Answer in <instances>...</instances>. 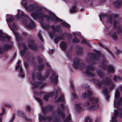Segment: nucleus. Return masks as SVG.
Instances as JSON below:
<instances>
[{
	"instance_id": "1",
	"label": "nucleus",
	"mask_w": 122,
	"mask_h": 122,
	"mask_svg": "<svg viewBox=\"0 0 122 122\" xmlns=\"http://www.w3.org/2000/svg\"><path fill=\"white\" fill-rule=\"evenodd\" d=\"M21 4L27 10L30 12L32 11L30 15L34 19L36 20H42L45 17L47 20H50V17L49 16L45 15L42 7L36 6L33 4L30 5L27 7V3H24L23 1Z\"/></svg>"
},
{
	"instance_id": "2",
	"label": "nucleus",
	"mask_w": 122,
	"mask_h": 122,
	"mask_svg": "<svg viewBox=\"0 0 122 122\" xmlns=\"http://www.w3.org/2000/svg\"><path fill=\"white\" fill-rule=\"evenodd\" d=\"M18 13L16 18L21 20L25 27L29 29L34 28L35 25V23L31 20L23 11L20 10H17Z\"/></svg>"
},
{
	"instance_id": "3",
	"label": "nucleus",
	"mask_w": 122,
	"mask_h": 122,
	"mask_svg": "<svg viewBox=\"0 0 122 122\" xmlns=\"http://www.w3.org/2000/svg\"><path fill=\"white\" fill-rule=\"evenodd\" d=\"M7 19L6 20L8 24L9 28L11 29L13 32L16 38L17 41L19 40V38L20 37L18 34L15 31V30H16L17 29L16 26L15 24L14 23H12V25L11 26L10 25V23L13 21L14 19L13 17L11 15H6Z\"/></svg>"
},
{
	"instance_id": "4",
	"label": "nucleus",
	"mask_w": 122,
	"mask_h": 122,
	"mask_svg": "<svg viewBox=\"0 0 122 122\" xmlns=\"http://www.w3.org/2000/svg\"><path fill=\"white\" fill-rule=\"evenodd\" d=\"M37 77L36 79V81L34 83H32L33 88H36L37 87H40L41 88L44 87L46 85L45 83L42 84L41 82L45 79V78L41 77V74L39 73L37 75Z\"/></svg>"
},
{
	"instance_id": "5",
	"label": "nucleus",
	"mask_w": 122,
	"mask_h": 122,
	"mask_svg": "<svg viewBox=\"0 0 122 122\" xmlns=\"http://www.w3.org/2000/svg\"><path fill=\"white\" fill-rule=\"evenodd\" d=\"M48 13L51 16V19L52 20L56 22L59 21L62 22L61 24L63 26L67 27H69V25L68 24L64 21L62 22V20L61 19L56 17L54 14L51 11H49Z\"/></svg>"
},
{
	"instance_id": "6",
	"label": "nucleus",
	"mask_w": 122,
	"mask_h": 122,
	"mask_svg": "<svg viewBox=\"0 0 122 122\" xmlns=\"http://www.w3.org/2000/svg\"><path fill=\"white\" fill-rule=\"evenodd\" d=\"M88 99L92 103V104L88 108L90 111H94L99 107V106L97 103L98 100L97 98L91 97L88 98Z\"/></svg>"
},
{
	"instance_id": "7",
	"label": "nucleus",
	"mask_w": 122,
	"mask_h": 122,
	"mask_svg": "<svg viewBox=\"0 0 122 122\" xmlns=\"http://www.w3.org/2000/svg\"><path fill=\"white\" fill-rule=\"evenodd\" d=\"M120 93L119 91L117 90L116 91L114 101V106L115 107L118 108L121 105H122V97L119 98Z\"/></svg>"
},
{
	"instance_id": "8",
	"label": "nucleus",
	"mask_w": 122,
	"mask_h": 122,
	"mask_svg": "<svg viewBox=\"0 0 122 122\" xmlns=\"http://www.w3.org/2000/svg\"><path fill=\"white\" fill-rule=\"evenodd\" d=\"M122 118V111L121 109L118 108L117 110H114V113L113 115L112 119V122H117V118L118 117Z\"/></svg>"
},
{
	"instance_id": "9",
	"label": "nucleus",
	"mask_w": 122,
	"mask_h": 122,
	"mask_svg": "<svg viewBox=\"0 0 122 122\" xmlns=\"http://www.w3.org/2000/svg\"><path fill=\"white\" fill-rule=\"evenodd\" d=\"M102 84L108 86L110 89H112L114 87L113 83L111 81V79L109 78L106 79L103 82L97 83V85L99 86H100Z\"/></svg>"
},
{
	"instance_id": "10",
	"label": "nucleus",
	"mask_w": 122,
	"mask_h": 122,
	"mask_svg": "<svg viewBox=\"0 0 122 122\" xmlns=\"http://www.w3.org/2000/svg\"><path fill=\"white\" fill-rule=\"evenodd\" d=\"M94 69V67L92 65L89 66H86V69L85 73L89 76H95V74L92 73L91 71L93 70Z\"/></svg>"
},
{
	"instance_id": "11",
	"label": "nucleus",
	"mask_w": 122,
	"mask_h": 122,
	"mask_svg": "<svg viewBox=\"0 0 122 122\" xmlns=\"http://www.w3.org/2000/svg\"><path fill=\"white\" fill-rule=\"evenodd\" d=\"M80 60L78 58H75L74 60L73 66L76 68H79L80 69H81L83 68V64H80L79 62Z\"/></svg>"
},
{
	"instance_id": "12",
	"label": "nucleus",
	"mask_w": 122,
	"mask_h": 122,
	"mask_svg": "<svg viewBox=\"0 0 122 122\" xmlns=\"http://www.w3.org/2000/svg\"><path fill=\"white\" fill-rule=\"evenodd\" d=\"M64 102L63 104H61L60 107H59L57 111V114L59 116L61 117L62 118H64L65 117V115L63 113L62 111L64 108Z\"/></svg>"
},
{
	"instance_id": "13",
	"label": "nucleus",
	"mask_w": 122,
	"mask_h": 122,
	"mask_svg": "<svg viewBox=\"0 0 122 122\" xmlns=\"http://www.w3.org/2000/svg\"><path fill=\"white\" fill-rule=\"evenodd\" d=\"M58 76L57 74L55 72L51 73V76L50 77V81L51 82H53L56 84L57 81Z\"/></svg>"
},
{
	"instance_id": "14",
	"label": "nucleus",
	"mask_w": 122,
	"mask_h": 122,
	"mask_svg": "<svg viewBox=\"0 0 122 122\" xmlns=\"http://www.w3.org/2000/svg\"><path fill=\"white\" fill-rule=\"evenodd\" d=\"M57 27H57L56 28V29ZM51 28L52 29V31L51 32H49V34L51 38L53 39L57 36V35L56 34L55 31V30H56V28L53 25L51 26Z\"/></svg>"
},
{
	"instance_id": "15",
	"label": "nucleus",
	"mask_w": 122,
	"mask_h": 122,
	"mask_svg": "<svg viewBox=\"0 0 122 122\" xmlns=\"http://www.w3.org/2000/svg\"><path fill=\"white\" fill-rule=\"evenodd\" d=\"M34 41L30 39L29 40L28 42V45L29 47L35 50H36L37 47L34 43Z\"/></svg>"
},
{
	"instance_id": "16",
	"label": "nucleus",
	"mask_w": 122,
	"mask_h": 122,
	"mask_svg": "<svg viewBox=\"0 0 122 122\" xmlns=\"http://www.w3.org/2000/svg\"><path fill=\"white\" fill-rule=\"evenodd\" d=\"M10 39V36L3 34L2 30H0V39L4 40L5 39H6L9 40Z\"/></svg>"
},
{
	"instance_id": "17",
	"label": "nucleus",
	"mask_w": 122,
	"mask_h": 122,
	"mask_svg": "<svg viewBox=\"0 0 122 122\" xmlns=\"http://www.w3.org/2000/svg\"><path fill=\"white\" fill-rule=\"evenodd\" d=\"M72 34L74 35L75 36L74 37L75 38L73 40V42H78L79 41V40L77 38V36H80V33L79 32L75 33L74 32L72 33Z\"/></svg>"
},
{
	"instance_id": "18",
	"label": "nucleus",
	"mask_w": 122,
	"mask_h": 122,
	"mask_svg": "<svg viewBox=\"0 0 122 122\" xmlns=\"http://www.w3.org/2000/svg\"><path fill=\"white\" fill-rule=\"evenodd\" d=\"M93 93L90 90H88L87 91V94L84 93L82 94V99H84L87 96H90L92 95Z\"/></svg>"
},
{
	"instance_id": "19",
	"label": "nucleus",
	"mask_w": 122,
	"mask_h": 122,
	"mask_svg": "<svg viewBox=\"0 0 122 122\" xmlns=\"http://www.w3.org/2000/svg\"><path fill=\"white\" fill-rule=\"evenodd\" d=\"M54 94L53 92L45 94L44 95V99L45 100H47L49 97H52Z\"/></svg>"
},
{
	"instance_id": "20",
	"label": "nucleus",
	"mask_w": 122,
	"mask_h": 122,
	"mask_svg": "<svg viewBox=\"0 0 122 122\" xmlns=\"http://www.w3.org/2000/svg\"><path fill=\"white\" fill-rule=\"evenodd\" d=\"M18 68H20L19 74L22 77H23L25 76V75L23 73V70L21 67L20 66H17L16 67V69Z\"/></svg>"
},
{
	"instance_id": "21",
	"label": "nucleus",
	"mask_w": 122,
	"mask_h": 122,
	"mask_svg": "<svg viewBox=\"0 0 122 122\" xmlns=\"http://www.w3.org/2000/svg\"><path fill=\"white\" fill-rule=\"evenodd\" d=\"M22 47L23 48L24 50L23 51H20V55L22 56H24L25 54V51L27 49V48L25 45L24 44H23L22 45Z\"/></svg>"
},
{
	"instance_id": "22",
	"label": "nucleus",
	"mask_w": 122,
	"mask_h": 122,
	"mask_svg": "<svg viewBox=\"0 0 122 122\" xmlns=\"http://www.w3.org/2000/svg\"><path fill=\"white\" fill-rule=\"evenodd\" d=\"M60 46L62 50H64L66 49L67 47V45L65 42H62L61 43Z\"/></svg>"
},
{
	"instance_id": "23",
	"label": "nucleus",
	"mask_w": 122,
	"mask_h": 122,
	"mask_svg": "<svg viewBox=\"0 0 122 122\" xmlns=\"http://www.w3.org/2000/svg\"><path fill=\"white\" fill-rule=\"evenodd\" d=\"M39 118L40 121H42L46 120H48L49 121H50L52 120V117H49L46 119L45 117H43L41 116H39Z\"/></svg>"
},
{
	"instance_id": "24",
	"label": "nucleus",
	"mask_w": 122,
	"mask_h": 122,
	"mask_svg": "<svg viewBox=\"0 0 122 122\" xmlns=\"http://www.w3.org/2000/svg\"><path fill=\"white\" fill-rule=\"evenodd\" d=\"M115 69L114 67L112 66H109L108 67V71L110 73H113Z\"/></svg>"
},
{
	"instance_id": "25",
	"label": "nucleus",
	"mask_w": 122,
	"mask_h": 122,
	"mask_svg": "<svg viewBox=\"0 0 122 122\" xmlns=\"http://www.w3.org/2000/svg\"><path fill=\"white\" fill-rule=\"evenodd\" d=\"M113 80L116 81H122V78L121 77L115 76L113 78Z\"/></svg>"
},
{
	"instance_id": "26",
	"label": "nucleus",
	"mask_w": 122,
	"mask_h": 122,
	"mask_svg": "<svg viewBox=\"0 0 122 122\" xmlns=\"http://www.w3.org/2000/svg\"><path fill=\"white\" fill-rule=\"evenodd\" d=\"M63 39V37L61 36H59V37H57L55 38L54 40L55 42L56 43H57L60 40H61Z\"/></svg>"
},
{
	"instance_id": "27",
	"label": "nucleus",
	"mask_w": 122,
	"mask_h": 122,
	"mask_svg": "<svg viewBox=\"0 0 122 122\" xmlns=\"http://www.w3.org/2000/svg\"><path fill=\"white\" fill-rule=\"evenodd\" d=\"M11 47V45H5L4 46V50H7L8 49L10 48Z\"/></svg>"
},
{
	"instance_id": "28",
	"label": "nucleus",
	"mask_w": 122,
	"mask_h": 122,
	"mask_svg": "<svg viewBox=\"0 0 122 122\" xmlns=\"http://www.w3.org/2000/svg\"><path fill=\"white\" fill-rule=\"evenodd\" d=\"M102 92L104 95H107L108 93L107 88L105 87L102 90Z\"/></svg>"
},
{
	"instance_id": "29",
	"label": "nucleus",
	"mask_w": 122,
	"mask_h": 122,
	"mask_svg": "<svg viewBox=\"0 0 122 122\" xmlns=\"http://www.w3.org/2000/svg\"><path fill=\"white\" fill-rule=\"evenodd\" d=\"M76 6H73L71 9L70 10V12L71 13H73L75 12L76 10Z\"/></svg>"
},
{
	"instance_id": "30",
	"label": "nucleus",
	"mask_w": 122,
	"mask_h": 122,
	"mask_svg": "<svg viewBox=\"0 0 122 122\" xmlns=\"http://www.w3.org/2000/svg\"><path fill=\"white\" fill-rule=\"evenodd\" d=\"M58 101H64V98L63 95H61L60 97L58 99Z\"/></svg>"
},
{
	"instance_id": "31",
	"label": "nucleus",
	"mask_w": 122,
	"mask_h": 122,
	"mask_svg": "<svg viewBox=\"0 0 122 122\" xmlns=\"http://www.w3.org/2000/svg\"><path fill=\"white\" fill-rule=\"evenodd\" d=\"M75 108L77 110H80L81 109V107L80 105L79 104H76L75 106Z\"/></svg>"
},
{
	"instance_id": "32",
	"label": "nucleus",
	"mask_w": 122,
	"mask_h": 122,
	"mask_svg": "<svg viewBox=\"0 0 122 122\" xmlns=\"http://www.w3.org/2000/svg\"><path fill=\"white\" fill-rule=\"evenodd\" d=\"M99 16L100 17V18L101 21H102V18H105L107 17V16L105 15V14H102L100 16V15H99Z\"/></svg>"
},
{
	"instance_id": "33",
	"label": "nucleus",
	"mask_w": 122,
	"mask_h": 122,
	"mask_svg": "<svg viewBox=\"0 0 122 122\" xmlns=\"http://www.w3.org/2000/svg\"><path fill=\"white\" fill-rule=\"evenodd\" d=\"M42 27L43 28L46 29H47L48 27H49V25H44L43 24H41Z\"/></svg>"
},
{
	"instance_id": "34",
	"label": "nucleus",
	"mask_w": 122,
	"mask_h": 122,
	"mask_svg": "<svg viewBox=\"0 0 122 122\" xmlns=\"http://www.w3.org/2000/svg\"><path fill=\"white\" fill-rule=\"evenodd\" d=\"M31 110L30 107L28 105H27L26 107V111L28 112H29Z\"/></svg>"
},
{
	"instance_id": "35",
	"label": "nucleus",
	"mask_w": 122,
	"mask_h": 122,
	"mask_svg": "<svg viewBox=\"0 0 122 122\" xmlns=\"http://www.w3.org/2000/svg\"><path fill=\"white\" fill-rule=\"evenodd\" d=\"M41 108L43 113H44L47 110V108L46 107H41Z\"/></svg>"
},
{
	"instance_id": "36",
	"label": "nucleus",
	"mask_w": 122,
	"mask_h": 122,
	"mask_svg": "<svg viewBox=\"0 0 122 122\" xmlns=\"http://www.w3.org/2000/svg\"><path fill=\"white\" fill-rule=\"evenodd\" d=\"M50 70H48V71H47L46 72V77H47L49 75V72H50V71H52V70L51 68V67H50L49 68Z\"/></svg>"
},
{
	"instance_id": "37",
	"label": "nucleus",
	"mask_w": 122,
	"mask_h": 122,
	"mask_svg": "<svg viewBox=\"0 0 122 122\" xmlns=\"http://www.w3.org/2000/svg\"><path fill=\"white\" fill-rule=\"evenodd\" d=\"M35 99L37 100V101L39 102L41 105L42 104V101L40 99L38 98H35Z\"/></svg>"
},
{
	"instance_id": "38",
	"label": "nucleus",
	"mask_w": 122,
	"mask_h": 122,
	"mask_svg": "<svg viewBox=\"0 0 122 122\" xmlns=\"http://www.w3.org/2000/svg\"><path fill=\"white\" fill-rule=\"evenodd\" d=\"M44 67V65H43L39 66L38 67V69L39 70H42Z\"/></svg>"
},
{
	"instance_id": "39",
	"label": "nucleus",
	"mask_w": 122,
	"mask_h": 122,
	"mask_svg": "<svg viewBox=\"0 0 122 122\" xmlns=\"http://www.w3.org/2000/svg\"><path fill=\"white\" fill-rule=\"evenodd\" d=\"M90 105V103L88 102L87 101L84 103V107H86Z\"/></svg>"
},
{
	"instance_id": "40",
	"label": "nucleus",
	"mask_w": 122,
	"mask_h": 122,
	"mask_svg": "<svg viewBox=\"0 0 122 122\" xmlns=\"http://www.w3.org/2000/svg\"><path fill=\"white\" fill-rule=\"evenodd\" d=\"M4 105L5 107H8L9 108H10L11 107V106L8 103H6Z\"/></svg>"
},
{
	"instance_id": "41",
	"label": "nucleus",
	"mask_w": 122,
	"mask_h": 122,
	"mask_svg": "<svg viewBox=\"0 0 122 122\" xmlns=\"http://www.w3.org/2000/svg\"><path fill=\"white\" fill-rule=\"evenodd\" d=\"M89 42L86 41L85 39H83L82 41H81V42L82 43L86 44L88 43Z\"/></svg>"
},
{
	"instance_id": "42",
	"label": "nucleus",
	"mask_w": 122,
	"mask_h": 122,
	"mask_svg": "<svg viewBox=\"0 0 122 122\" xmlns=\"http://www.w3.org/2000/svg\"><path fill=\"white\" fill-rule=\"evenodd\" d=\"M66 121H71V118L70 115H69L68 117L67 118Z\"/></svg>"
},
{
	"instance_id": "43",
	"label": "nucleus",
	"mask_w": 122,
	"mask_h": 122,
	"mask_svg": "<svg viewBox=\"0 0 122 122\" xmlns=\"http://www.w3.org/2000/svg\"><path fill=\"white\" fill-rule=\"evenodd\" d=\"M97 73L98 75L100 77H102L103 76V74L100 71H98Z\"/></svg>"
},
{
	"instance_id": "44",
	"label": "nucleus",
	"mask_w": 122,
	"mask_h": 122,
	"mask_svg": "<svg viewBox=\"0 0 122 122\" xmlns=\"http://www.w3.org/2000/svg\"><path fill=\"white\" fill-rule=\"evenodd\" d=\"M108 21L109 22L111 23L112 21V16H109L108 17Z\"/></svg>"
},
{
	"instance_id": "45",
	"label": "nucleus",
	"mask_w": 122,
	"mask_h": 122,
	"mask_svg": "<svg viewBox=\"0 0 122 122\" xmlns=\"http://www.w3.org/2000/svg\"><path fill=\"white\" fill-rule=\"evenodd\" d=\"M93 120V119L90 118L89 117V119H88V121H87V122H93L94 120Z\"/></svg>"
},
{
	"instance_id": "46",
	"label": "nucleus",
	"mask_w": 122,
	"mask_h": 122,
	"mask_svg": "<svg viewBox=\"0 0 122 122\" xmlns=\"http://www.w3.org/2000/svg\"><path fill=\"white\" fill-rule=\"evenodd\" d=\"M1 110L2 112L5 114L6 112V110L5 109L4 107H2L1 109Z\"/></svg>"
},
{
	"instance_id": "47",
	"label": "nucleus",
	"mask_w": 122,
	"mask_h": 122,
	"mask_svg": "<svg viewBox=\"0 0 122 122\" xmlns=\"http://www.w3.org/2000/svg\"><path fill=\"white\" fill-rule=\"evenodd\" d=\"M15 115L14 114H13L12 117V119H11V122H13V121L14 120V119H15Z\"/></svg>"
},
{
	"instance_id": "48",
	"label": "nucleus",
	"mask_w": 122,
	"mask_h": 122,
	"mask_svg": "<svg viewBox=\"0 0 122 122\" xmlns=\"http://www.w3.org/2000/svg\"><path fill=\"white\" fill-rule=\"evenodd\" d=\"M26 121L28 122H32V120L29 118H25Z\"/></svg>"
},
{
	"instance_id": "49",
	"label": "nucleus",
	"mask_w": 122,
	"mask_h": 122,
	"mask_svg": "<svg viewBox=\"0 0 122 122\" xmlns=\"http://www.w3.org/2000/svg\"><path fill=\"white\" fill-rule=\"evenodd\" d=\"M38 36L39 37L40 39H41V40L42 41H43L42 39V37L41 36V34L40 33H39L38 34Z\"/></svg>"
},
{
	"instance_id": "50",
	"label": "nucleus",
	"mask_w": 122,
	"mask_h": 122,
	"mask_svg": "<svg viewBox=\"0 0 122 122\" xmlns=\"http://www.w3.org/2000/svg\"><path fill=\"white\" fill-rule=\"evenodd\" d=\"M112 37L114 39H116L117 38V36L116 34H114L112 35Z\"/></svg>"
},
{
	"instance_id": "51",
	"label": "nucleus",
	"mask_w": 122,
	"mask_h": 122,
	"mask_svg": "<svg viewBox=\"0 0 122 122\" xmlns=\"http://www.w3.org/2000/svg\"><path fill=\"white\" fill-rule=\"evenodd\" d=\"M88 117H86L85 119V122H87V121H88V119H89Z\"/></svg>"
},
{
	"instance_id": "52",
	"label": "nucleus",
	"mask_w": 122,
	"mask_h": 122,
	"mask_svg": "<svg viewBox=\"0 0 122 122\" xmlns=\"http://www.w3.org/2000/svg\"><path fill=\"white\" fill-rule=\"evenodd\" d=\"M20 113L21 114V117H23L24 118H25L26 116L25 115L23 112H20Z\"/></svg>"
},
{
	"instance_id": "53",
	"label": "nucleus",
	"mask_w": 122,
	"mask_h": 122,
	"mask_svg": "<svg viewBox=\"0 0 122 122\" xmlns=\"http://www.w3.org/2000/svg\"><path fill=\"white\" fill-rule=\"evenodd\" d=\"M97 56L98 57H100L101 56V54L100 52L99 51H97Z\"/></svg>"
},
{
	"instance_id": "54",
	"label": "nucleus",
	"mask_w": 122,
	"mask_h": 122,
	"mask_svg": "<svg viewBox=\"0 0 122 122\" xmlns=\"http://www.w3.org/2000/svg\"><path fill=\"white\" fill-rule=\"evenodd\" d=\"M24 65L25 67L26 68H28V64L27 63H24Z\"/></svg>"
},
{
	"instance_id": "55",
	"label": "nucleus",
	"mask_w": 122,
	"mask_h": 122,
	"mask_svg": "<svg viewBox=\"0 0 122 122\" xmlns=\"http://www.w3.org/2000/svg\"><path fill=\"white\" fill-rule=\"evenodd\" d=\"M72 95H73V97L74 98H77V96H76V94H75V93H73L72 94Z\"/></svg>"
},
{
	"instance_id": "56",
	"label": "nucleus",
	"mask_w": 122,
	"mask_h": 122,
	"mask_svg": "<svg viewBox=\"0 0 122 122\" xmlns=\"http://www.w3.org/2000/svg\"><path fill=\"white\" fill-rule=\"evenodd\" d=\"M22 34L23 35L25 36H26L27 35V33L25 32H23V33Z\"/></svg>"
},
{
	"instance_id": "57",
	"label": "nucleus",
	"mask_w": 122,
	"mask_h": 122,
	"mask_svg": "<svg viewBox=\"0 0 122 122\" xmlns=\"http://www.w3.org/2000/svg\"><path fill=\"white\" fill-rule=\"evenodd\" d=\"M38 60L39 62L42 61V59L40 58H38Z\"/></svg>"
},
{
	"instance_id": "58",
	"label": "nucleus",
	"mask_w": 122,
	"mask_h": 122,
	"mask_svg": "<svg viewBox=\"0 0 122 122\" xmlns=\"http://www.w3.org/2000/svg\"><path fill=\"white\" fill-rule=\"evenodd\" d=\"M117 23V22L116 21H114V26L115 27V26H116V24Z\"/></svg>"
},
{
	"instance_id": "59",
	"label": "nucleus",
	"mask_w": 122,
	"mask_h": 122,
	"mask_svg": "<svg viewBox=\"0 0 122 122\" xmlns=\"http://www.w3.org/2000/svg\"><path fill=\"white\" fill-rule=\"evenodd\" d=\"M5 114L2 112L0 114V117H1Z\"/></svg>"
},
{
	"instance_id": "60",
	"label": "nucleus",
	"mask_w": 122,
	"mask_h": 122,
	"mask_svg": "<svg viewBox=\"0 0 122 122\" xmlns=\"http://www.w3.org/2000/svg\"><path fill=\"white\" fill-rule=\"evenodd\" d=\"M21 62V61H18L17 62V64L18 65Z\"/></svg>"
},
{
	"instance_id": "61",
	"label": "nucleus",
	"mask_w": 122,
	"mask_h": 122,
	"mask_svg": "<svg viewBox=\"0 0 122 122\" xmlns=\"http://www.w3.org/2000/svg\"><path fill=\"white\" fill-rule=\"evenodd\" d=\"M109 96H107V97H106V99L107 100H108L109 99Z\"/></svg>"
},
{
	"instance_id": "62",
	"label": "nucleus",
	"mask_w": 122,
	"mask_h": 122,
	"mask_svg": "<svg viewBox=\"0 0 122 122\" xmlns=\"http://www.w3.org/2000/svg\"><path fill=\"white\" fill-rule=\"evenodd\" d=\"M60 91V89L59 88H58V90H57V91H56V93H57V92H59Z\"/></svg>"
},
{
	"instance_id": "63",
	"label": "nucleus",
	"mask_w": 122,
	"mask_h": 122,
	"mask_svg": "<svg viewBox=\"0 0 122 122\" xmlns=\"http://www.w3.org/2000/svg\"><path fill=\"white\" fill-rule=\"evenodd\" d=\"M54 51L53 49H52L51 50V52L52 54H53L54 52Z\"/></svg>"
},
{
	"instance_id": "64",
	"label": "nucleus",
	"mask_w": 122,
	"mask_h": 122,
	"mask_svg": "<svg viewBox=\"0 0 122 122\" xmlns=\"http://www.w3.org/2000/svg\"><path fill=\"white\" fill-rule=\"evenodd\" d=\"M2 117H0V122L2 121Z\"/></svg>"
}]
</instances>
